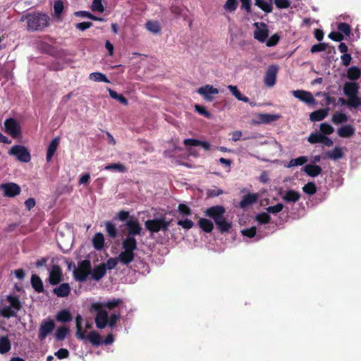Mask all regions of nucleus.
<instances>
[{"mask_svg": "<svg viewBox=\"0 0 361 361\" xmlns=\"http://www.w3.org/2000/svg\"><path fill=\"white\" fill-rule=\"evenodd\" d=\"M324 135L320 133H312L307 137V141L311 144L321 143Z\"/></svg>", "mask_w": 361, "mask_h": 361, "instance_id": "obj_48", "label": "nucleus"}, {"mask_svg": "<svg viewBox=\"0 0 361 361\" xmlns=\"http://www.w3.org/2000/svg\"><path fill=\"white\" fill-rule=\"evenodd\" d=\"M221 233H226L229 231L232 227V222L226 220L225 216H223L219 221L215 224Z\"/></svg>", "mask_w": 361, "mask_h": 361, "instance_id": "obj_30", "label": "nucleus"}, {"mask_svg": "<svg viewBox=\"0 0 361 361\" xmlns=\"http://www.w3.org/2000/svg\"><path fill=\"white\" fill-rule=\"evenodd\" d=\"M361 71L356 66L350 67L347 71V77L350 80H356L360 78Z\"/></svg>", "mask_w": 361, "mask_h": 361, "instance_id": "obj_35", "label": "nucleus"}, {"mask_svg": "<svg viewBox=\"0 0 361 361\" xmlns=\"http://www.w3.org/2000/svg\"><path fill=\"white\" fill-rule=\"evenodd\" d=\"M257 228L255 226H252L249 228L242 230L241 233L244 236L249 238H253L256 235Z\"/></svg>", "mask_w": 361, "mask_h": 361, "instance_id": "obj_60", "label": "nucleus"}, {"mask_svg": "<svg viewBox=\"0 0 361 361\" xmlns=\"http://www.w3.org/2000/svg\"><path fill=\"white\" fill-rule=\"evenodd\" d=\"M112 307L113 302H109L106 305L100 303L92 305V310L97 312L95 322L97 328L104 329L108 323L111 326L113 325L112 320H109V311Z\"/></svg>", "mask_w": 361, "mask_h": 361, "instance_id": "obj_2", "label": "nucleus"}, {"mask_svg": "<svg viewBox=\"0 0 361 361\" xmlns=\"http://www.w3.org/2000/svg\"><path fill=\"white\" fill-rule=\"evenodd\" d=\"M197 92L207 102H212L214 99L213 95L219 94V90L210 85L200 87Z\"/></svg>", "mask_w": 361, "mask_h": 361, "instance_id": "obj_12", "label": "nucleus"}, {"mask_svg": "<svg viewBox=\"0 0 361 361\" xmlns=\"http://www.w3.org/2000/svg\"><path fill=\"white\" fill-rule=\"evenodd\" d=\"M27 21L28 30L35 31L43 29L48 26L49 17L44 13H34L23 16L20 21Z\"/></svg>", "mask_w": 361, "mask_h": 361, "instance_id": "obj_1", "label": "nucleus"}, {"mask_svg": "<svg viewBox=\"0 0 361 361\" xmlns=\"http://www.w3.org/2000/svg\"><path fill=\"white\" fill-rule=\"evenodd\" d=\"M280 38V36L277 33L274 34L267 41L266 45L267 47H274L278 44Z\"/></svg>", "mask_w": 361, "mask_h": 361, "instance_id": "obj_57", "label": "nucleus"}, {"mask_svg": "<svg viewBox=\"0 0 361 361\" xmlns=\"http://www.w3.org/2000/svg\"><path fill=\"white\" fill-rule=\"evenodd\" d=\"M85 338H87L94 345H99L102 343L110 344L113 342V336L111 334H109L104 340L99 334L96 331L90 332L87 336L85 335Z\"/></svg>", "mask_w": 361, "mask_h": 361, "instance_id": "obj_9", "label": "nucleus"}, {"mask_svg": "<svg viewBox=\"0 0 361 361\" xmlns=\"http://www.w3.org/2000/svg\"><path fill=\"white\" fill-rule=\"evenodd\" d=\"M303 171L310 177L319 176L322 171L320 166L316 164H307L304 166Z\"/></svg>", "mask_w": 361, "mask_h": 361, "instance_id": "obj_26", "label": "nucleus"}, {"mask_svg": "<svg viewBox=\"0 0 361 361\" xmlns=\"http://www.w3.org/2000/svg\"><path fill=\"white\" fill-rule=\"evenodd\" d=\"M183 144L186 147H197L201 146L204 150L208 151L210 149L211 145L209 142L207 141H200L197 139L193 138H188L185 139L183 141Z\"/></svg>", "mask_w": 361, "mask_h": 361, "instance_id": "obj_23", "label": "nucleus"}, {"mask_svg": "<svg viewBox=\"0 0 361 361\" xmlns=\"http://www.w3.org/2000/svg\"><path fill=\"white\" fill-rule=\"evenodd\" d=\"M329 111V108L316 110L310 114V119L312 121H320L327 116Z\"/></svg>", "mask_w": 361, "mask_h": 361, "instance_id": "obj_25", "label": "nucleus"}, {"mask_svg": "<svg viewBox=\"0 0 361 361\" xmlns=\"http://www.w3.org/2000/svg\"><path fill=\"white\" fill-rule=\"evenodd\" d=\"M225 213L226 209L222 205L212 206L204 211V215L212 219L215 224L224 216Z\"/></svg>", "mask_w": 361, "mask_h": 361, "instance_id": "obj_8", "label": "nucleus"}, {"mask_svg": "<svg viewBox=\"0 0 361 361\" xmlns=\"http://www.w3.org/2000/svg\"><path fill=\"white\" fill-rule=\"evenodd\" d=\"M1 188L4 191V195L7 197H14L20 192V188L14 183L3 184Z\"/></svg>", "mask_w": 361, "mask_h": 361, "instance_id": "obj_17", "label": "nucleus"}, {"mask_svg": "<svg viewBox=\"0 0 361 361\" xmlns=\"http://www.w3.org/2000/svg\"><path fill=\"white\" fill-rule=\"evenodd\" d=\"M326 154L328 158L334 160L339 159L342 158L344 155L341 148L338 147H334L333 150L331 152H327Z\"/></svg>", "mask_w": 361, "mask_h": 361, "instance_id": "obj_36", "label": "nucleus"}, {"mask_svg": "<svg viewBox=\"0 0 361 361\" xmlns=\"http://www.w3.org/2000/svg\"><path fill=\"white\" fill-rule=\"evenodd\" d=\"M71 292V287L68 283H62L59 286L55 288L54 289V293L58 296V297H66L69 295Z\"/></svg>", "mask_w": 361, "mask_h": 361, "instance_id": "obj_27", "label": "nucleus"}, {"mask_svg": "<svg viewBox=\"0 0 361 361\" xmlns=\"http://www.w3.org/2000/svg\"><path fill=\"white\" fill-rule=\"evenodd\" d=\"M278 70L276 66L271 65L269 66L264 76V83L267 86L272 87L275 85Z\"/></svg>", "mask_w": 361, "mask_h": 361, "instance_id": "obj_15", "label": "nucleus"}, {"mask_svg": "<svg viewBox=\"0 0 361 361\" xmlns=\"http://www.w3.org/2000/svg\"><path fill=\"white\" fill-rule=\"evenodd\" d=\"M126 225L128 232V235L127 236L135 237V235H141L142 227L137 219L128 220Z\"/></svg>", "mask_w": 361, "mask_h": 361, "instance_id": "obj_18", "label": "nucleus"}, {"mask_svg": "<svg viewBox=\"0 0 361 361\" xmlns=\"http://www.w3.org/2000/svg\"><path fill=\"white\" fill-rule=\"evenodd\" d=\"M200 228L206 233H211L214 229L213 222L205 218H200L197 222Z\"/></svg>", "mask_w": 361, "mask_h": 361, "instance_id": "obj_28", "label": "nucleus"}, {"mask_svg": "<svg viewBox=\"0 0 361 361\" xmlns=\"http://www.w3.org/2000/svg\"><path fill=\"white\" fill-rule=\"evenodd\" d=\"M328 37L335 42H341L342 40L344 39L343 35L339 32H331L329 34Z\"/></svg>", "mask_w": 361, "mask_h": 361, "instance_id": "obj_62", "label": "nucleus"}, {"mask_svg": "<svg viewBox=\"0 0 361 361\" xmlns=\"http://www.w3.org/2000/svg\"><path fill=\"white\" fill-rule=\"evenodd\" d=\"M31 283L36 291L40 293L43 290V283L40 278L33 274L31 277Z\"/></svg>", "mask_w": 361, "mask_h": 361, "instance_id": "obj_42", "label": "nucleus"}, {"mask_svg": "<svg viewBox=\"0 0 361 361\" xmlns=\"http://www.w3.org/2000/svg\"><path fill=\"white\" fill-rule=\"evenodd\" d=\"M113 268V259H108L106 264H102L95 267L92 272V278L95 280H99L105 274L106 269H111Z\"/></svg>", "mask_w": 361, "mask_h": 361, "instance_id": "obj_13", "label": "nucleus"}, {"mask_svg": "<svg viewBox=\"0 0 361 361\" xmlns=\"http://www.w3.org/2000/svg\"><path fill=\"white\" fill-rule=\"evenodd\" d=\"M292 94L295 98L298 99L299 100L306 104H314L315 102V99L313 95L310 92L302 90H298L293 91Z\"/></svg>", "mask_w": 361, "mask_h": 361, "instance_id": "obj_16", "label": "nucleus"}, {"mask_svg": "<svg viewBox=\"0 0 361 361\" xmlns=\"http://www.w3.org/2000/svg\"><path fill=\"white\" fill-rule=\"evenodd\" d=\"M320 130L322 134L326 135L333 133L334 128L327 123H322L320 125Z\"/></svg>", "mask_w": 361, "mask_h": 361, "instance_id": "obj_55", "label": "nucleus"}, {"mask_svg": "<svg viewBox=\"0 0 361 361\" xmlns=\"http://www.w3.org/2000/svg\"><path fill=\"white\" fill-rule=\"evenodd\" d=\"M128 309L121 299H114V326L121 319H124L128 314Z\"/></svg>", "mask_w": 361, "mask_h": 361, "instance_id": "obj_10", "label": "nucleus"}, {"mask_svg": "<svg viewBox=\"0 0 361 361\" xmlns=\"http://www.w3.org/2000/svg\"><path fill=\"white\" fill-rule=\"evenodd\" d=\"M122 251L119 256L118 259L123 264H128L135 257V250L137 249V240L133 236H126L122 242Z\"/></svg>", "mask_w": 361, "mask_h": 361, "instance_id": "obj_3", "label": "nucleus"}, {"mask_svg": "<svg viewBox=\"0 0 361 361\" xmlns=\"http://www.w3.org/2000/svg\"><path fill=\"white\" fill-rule=\"evenodd\" d=\"M68 331V328L66 326L59 327L55 334L56 338L59 341H63L66 338Z\"/></svg>", "mask_w": 361, "mask_h": 361, "instance_id": "obj_51", "label": "nucleus"}, {"mask_svg": "<svg viewBox=\"0 0 361 361\" xmlns=\"http://www.w3.org/2000/svg\"><path fill=\"white\" fill-rule=\"evenodd\" d=\"M195 109L199 114L204 116L207 118H210L212 117V114L207 111L204 106L195 104Z\"/></svg>", "mask_w": 361, "mask_h": 361, "instance_id": "obj_54", "label": "nucleus"}, {"mask_svg": "<svg viewBox=\"0 0 361 361\" xmlns=\"http://www.w3.org/2000/svg\"><path fill=\"white\" fill-rule=\"evenodd\" d=\"M178 212L182 217L188 216L192 214L191 209L185 204L180 203L178 206Z\"/></svg>", "mask_w": 361, "mask_h": 361, "instance_id": "obj_44", "label": "nucleus"}, {"mask_svg": "<svg viewBox=\"0 0 361 361\" xmlns=\"http://www.w3.org/2000/svg\"><path fill=\"white\" fill-rule=\"evenodd\" d=\"M255 219L260 224H267L270 222L271 216L268 212H262L256 216Z\"/></svg>", "mask_w": 361, "mask_h": 361, "instance_id": "obj_47", "label": "nucleus"}, {"mask_svg": "<svg viewBox=\"0 0 361 361\" xmlns=\"http://www.w3.org/2000/svg\"><path fill=\"white\" fill-rule=\"evenodd\" d=\"M259 23H255V25L257 29L254 32V37L260 42H264L269 36V30L267 28V25L264 23H261L260 25L264 28L260 29L258 27Z\"/></svg>", "mask_w": 361, "mask_h": 361, "instance_id": "obj_19", "label": "nucleus"}, {"mask_svg": "<svg viewBox=\"0 0 361 361\" xmlns=\"http://www.w3.org/2000/svg\"><path fill=\"white\" fill-rule=\"evenodd\" d=\"M172 221V219L166 221L164 217L149 219L145 221L146 229L152 233H158L160 231H166Z\"/></svg>", "mask_w": 361, "mask_h": 361, "instance_id": "obj_5", "label": "nucleus"}, {"mask_svg": "<svg viewBox=\"0 0 361 361\" xmlns=\"http://www.w3.org/2000/svg\"><path fill=\"white\" fill-rule=\"evenodd\" d=\"M59 143V139L58 137L54 138L49 145L48 146L47 153V161H50L54 156L56 149L58 147Z\"/></svg>", "mask_w": 361, "mask_h": 361, "instance_id": "obj_31", "label": "nucleus"}, {"mask_svg": "<svg viewBox=\"0 0 361 361\" xmlns=\"http://www.w3.org/2000/svg\"><path fill=\"white\" fill-rule=\"evenodd\" d=\"M223 190L217 188V187H214V188L213 189H209L207 190V195L208 197H217L221 194H223Z\"/></svg>", "mask_w": 361, "mask_h": 361, "instance_id": "obj_64", "label": "nucleus"}, {"mask_svg": "<svg viewBox=\"0 0 361 361\" xmlns=\"http://www.w3.org/2000/svg\"><path fill=\"white\" fill-rule=\"evenodd\" d=\"M317 190V186L314 182H308L302 187L303 192L309 195L315 194Z\"/></svg>", "mask_w": 361, "mask_h": 361, "instance_id": "obj_46", "label": "nucleus"}, {"mask_svg": "<svg viewBox=\"0 0 361 361\" xmlns=\"http://www.w3.org/2000/svg\"><path fill=\"white\" fill-rule=\"evenodd\" d=\"M255 4L265 13H269L272 12L273 6L271 1H267L265 0H255Z\"/></svg>", "mask_w": 361, "mask_h": 361, "instance_id": "obj_32", "label": "nucleus"}, {"mask_svg": "<svg viewBox=\"0 0 361 361\" xmlns=\"http://www.w3.org/2000/svg\"><path fill=\"white\" fill-rule=\"evenodd\" d=\"M307 161V159L305 156H300L296 159H292L288 164V167H293L295 166H302Z\"/></svg>", "mask_w": 361, "mask_h": 361, "instance_id": "obj_50", "label": "nucleus"}, {"mask_svg": "<svg viewBox=\"0 0 361 361\" xmlns=\"http://www.w3.org/2000/svg\"><path fill=\"white\" fill-rule=\"evenodd\" d=\"M7 302L8 305H0V315L6 318L15 317L17 312L21 308L19 300L15 296L9 295L7 297Z\"/></svg>", "mask_w": 361, "mask_h": 361, "instance_id": "obj_4", "label": "nucleus"}, {"mask_svg": "<svg viewBox=\"0 0 361 361\" xmlns=\"http://www.w3.org/2000/svg\"><path fill=\"white\" fill-rule=\"evenodd\" d=\"M91 8L93 11L102 13L104 11V7L102 4V0H93Z\"/></svg>", "mask_w": 361, "mask_h": 361, "instance_id": "obj_61", "label": "nucleus"}, {"mask_svg": "<svg viewBox=\"0 0 361 361\" xmlns=\"http://www.w3.org/2000/svg\"><path fill=\"white\" fill-rule=\"evenodd\" d=\"M283 207L284 206L282 203H278L274 206L268 207L266 208V210L268 213L277 214L281 212Z\"/></svg>", "mask_w": 361, "mask_h": 361, "instance_id": "obj_56", "label": "nucleus"}, {"mask_svg": "<svg viewBox=\"0 0 361 361\" xmlns=\"http://www.w3.org/2000/svg\"><path fill=\"white\" fill-rule=\"evenodd\" d=\"M146 28L154 34H157L161 32V26L157 21H147L146 23Z\"/></svg>", "mask_w": 361, "mask_h": 361, "instance_id": "obj_43", "label": "nucleus"}, {"mask_svg": "<svg viewBox=\"0 0 361 361\" xmlns=\"http://www.w3.org/2000/svg\"><path fill=\"white\" fill-rule=\"evenodd\" d=\"M89 78L95 82H110L105 75L98 72L91 73Z\"/></svg>", "mask_w": 361, "mask_h": 361, "instance_id": "obj_49", "label": "nucleus"}, {"mask_svg": "<svg viewBox=\"0 0 361 361\" xmlns=\"http://www.w3.org/2000/svg\"><path fill=\"white\" fill-rule=\"evenodd\" d=\"M355 128L350 124L339 128L337 130L338 136L343 138L350 137L355 135Z\"/></svg>", "mask_w": 361, "mask_h": 361, "instance_id": "obj_24", "label": "nucleus"}, {"mask_svg": "<svg viewBox=\"0 0 361 361\" xmlns=\"http://www.w3.org/2000/svg\"><path fill=\"white\" fill-rule=\"evenodd\" d=\"M177 224H178V225L182 226L183 228L187 229V230L192 228L194 226L193 221L188 219H185L183 220H179L177 222Z\"/></svg>", "mask_w": 361, "mask_h": 361, "instance_id": "obj_59", "label": "nucleus"}, {"mask_svg": "<svg viewBox=\"0 0 361 361\" xmlns=\"http://www.w3.org/2000/svg\"><path fill=\"white\" fill-rule=\"evenodd\" d=\"M259 120L262 123H270L277 121L280 116L278 114H263L259 115Z\"/></svg>", "mask_w": 361, "mask_h": 361, "instance_id": "obj_38", "label": "nucleus"}, {"mask_svg": "<svg viewBox=\"0 0 361 361\" xmlns=\"http://www.w3.org/2000/svg\"><path fill=\"white\" fill-rule=\"evenodd\" d=\"M327 47H328V44H326V43H319V44H314L311 47V50L310 51H311L312 53L324 51L326 50Z\"/></svg>", "mask_w": 361, "mask_h": 361, "instance_id": "obj_58", "label": "nucleus"}, {"mask_svg": "<svg viewBox=\"0 0 361 361\" xmlns=\"http://www.w3.org/2000/svg\"><path fill=\"white\" fill-rule=\"evenodd\" d=\"M4 126L6 133L13 137H18L20 133V126L18 121L13 118H8L5 121Z\"/></svg>", "mask_w": 361, "mask_h": 361, "instance_id": "obj_14", "label": "nucleus"}, {"mask_svg": "<svg viewBox=\"0 0 361 361\" xmlns=\"http://www.w3.org/2000/svg\"><path fill=\"white\" fill-rule=\"evenodd\" d=\"M301 195L298 191L288 190L283 196V200L287 202H296L300 199Z\"/></svg>", "mask_w": 361, "mask_h": 361, "instance_id": "obj_29", "label": "nucleus"}, {"mask_svg": "<svg viewBox=\"0 0 361 361\" xmlns=\"http://www.w3.org/2000/svg\"><path fill=\"white\" fill-rule=\"evenodd\" d=\"M274 2L279 8H288L290 6L288 0H274Z\"/></svg>", "mask_w": 361, "mask_h": 361, "instance_id": "obj_63", "label": "nucleus"}, {"mask_svg": "<svg viewBox=\"0 0 361 361\" xmlns=\"http://www.w3.org/2000/svg\"><path fill=\"white\" fill-rule=\"evenodd\" d=\"M338 32L345 34L346 36H349L351 31L350 26L346 23H340L338 25Z\"/></svg>", "mask_w": 361, "mask_h": 361, "instance_id": "obj_52", "label": "nucleus"}, {"mask_svg": "<svg viewBox=\"0 0 361 361\" xmlns=\"http://www.w3.org/2000/svg\"><path fill=\"white\" fill-rule=\"evenodd\" d=\"M228 89L238 100L245 103H248L250 102L249 98L246 96H243L236 86L228 85Z\"/></svg>", "mask_w": 361, "mask_h": 361, "instance_id": "obj_33", "label": "nucleus"}, {"mask_svg": "<svg viewBox=\"0 0 361 361\" xmlns=\"http://www.w3.org/2000/svg\"><path fill=\"white\" fill-rule=\"evenodd\" d=\"M238 5L237 0H227L224 4V8L228 11L233 12L236 10Z\"/></svg>", "mask_w": 361, "mask_h": 361, "instance_id": "obj_53", "label": "nucleus"}, {"mask_svg": "<svg viewBox=\"0 0 361 361\" xmlns=\"http://www.w3.org/2000/svg\"><path fill=\"white\" fill-rule=\"evenodd\" d=\"M360 86L355 82H346L343 85V93L348 98L358 94Z\"/></svg>", "mask_w": 361, "mask_h": 361, "instance_id": "obj_20", "label": "nucleus"}, {"mask_svg": "<svg viewBox=\"0 0 361 361\" xmlns=\"http://www.w3.org/2000/svg\"><path fill=\"white\" fill-rule=\"evenodd\" d=\"M62 272L59 266L53 265L49 271V280L51 284L56 285L61 281Z\"/></svg>", "mask_w": 361, "mask_h": 361, "instance_id": "obj_21", "label": "nucleus"}, {"mask_svg": "<svg viewBox=\"0 0 361 361\" xmlns=\"http://www.w3.org/2000/svg\"><path fill=\"white\" fill-rule=\"evenodd\" d=\"M92 242L95 249H102L104 243V237L103 234H102L101 233H96L93 238Z\"/></svg>", "mask_w": 361, "mask_h": 361, "instance_id": "obj_39", "label": "nucleus"}, {"mask_svg": "<svg viewBox=\"0 0 361 361\" xmlns=\"http://www.w3.org/2000/svg\"><path fill=\"white\" fill-rule=\"evenodd\" d=\"M257 200L258 195L257 193H248L243 196L241 201L239 202V207L242 209H245L255 203Z\"/></svg>", "mask_w": 361, "mask_h": 361, "instance_id": "obj_22", "label": "nucleus"}, {"mask_svg": "<svg viewBox=\"0 0 361 361\" xmlns=\"http://www.w3.org/2000/svg\"><path fill=\"white\" fill-rule=\"evenodd\" d=\"M82 318L80 315H78L75 319L76 322V336L79 339L83 340L85 338V331H83L81 326Z\"/></svg>", "mask_w": 361, "mask_h": 361, "instance_id": "obj_37", "label": "nucleus"}, {"mask_svg": "<svg viewBox=\"0 0 361 361\" xmlns=\"http://www.w3.org/2000/svg\"><path fill=\"white\" fill-rule=\"evenodd\" d=\"M55 328V324L52 320H44L41 323L39 329L38 338L43 341Z\"/></svg>", "mask_w": 361, "mask_h": 361, "instance_id": "obj_11", "label": "nucleus"}, {"mask_svg": "<svg viewBox=\"0 0 361 361\" xmlns=\"http://www.w3.org/2000/svg\"><path fill=\"white\" fill-rule=\"evenodd\" d=\"M348 118L345 114L336 112L333 114L331 121L334 124H341L347 122Z\"/></svg>", "mask_w": 361, "mask_h": 361, "instance_id": "obj_41", "label": "nucleus"}, {"mask_svg": "<svg viewBox=\"0 0 361 361\" xmlns=\"http://www.w3.org/2000/svg\"><path fill=\"white\" fill-rule=\"evenodd\" d=\"M347 106L350 109L361 107V98L358 97V94L348 98Z\"/></svg>", "mask_w": 361, "mask_h": 361, "instance_id": "obj_40", "label": "nucleus"}, {"mask_svg": "<svg viewBox=\"0 0 361 361\" xmlns=\"http://www.w3.org/2000/svg\"><path fill=\"white\" fill-rule=\"evenodd\" d=\"M9 154L15 156L17 159L21 162H29L30 161V154L27 148L22 145L13 146Z\"/></svg>", "mask_w": 361, "mask_h": 361, "instance_id": "obj_6", "label": "nucleus"}, {"mask_svg": "<svg viewBox=\"0 0 361 361\" xmlns=\"http://www.w3.org/2000/svg\"><path fill=\"white\" fill-rule=\"evenodd\" d=\"M91 264L90 261L83 260L79 264L78 268L74 270L75 278L80 281L86 280L87 276L90 274Z\"/></svg>", "mask_w": 361, "mask_h": 361, "instance_id": "obj_7", "label": "nucleus"}, {"mask_svg": "<svg viewBox=\"0 0 361 361\" xmlns=\"http://www.w3.org/2000/svg\"><path fill=\"white\" fill-rule=\"evenodd\" d=\"M11 341L7 336L0 337V353L4 354L11 350Z\"/></svg>", "mask_w": 361, "mask_h": 361, "instance_id": "obj_34", "label": "nucleus"}, {"mask_svg": "<svg viewBox=\"0 0 361 361\" xmlns=\"http://www.w3.org/2000/svg\"><path fill=\"white\" fill-rule=\"evenodd\" d=\"M56 318L59 322H69L72 319L71 313L69 312L68 310H63L59 312L56 314Z\"/></svg>", "mask_w": 361, "mask_h": 361, "instance_id": "obj_45", "label": "nucleus"}]
</instances>
